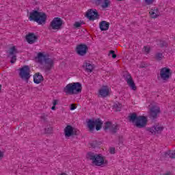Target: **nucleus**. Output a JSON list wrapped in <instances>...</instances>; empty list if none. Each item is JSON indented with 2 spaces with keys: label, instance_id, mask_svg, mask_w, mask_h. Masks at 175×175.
<instances>
[{
  "label": "nucleus",
  "instance_id": "79ce46f5",
  "mask_svg": "<svg viewBox=\"0 0 175 175\" xmlns=\"http://www.w3.org/2000/svg\"><path fill=\"white\" fill-rule=\"evenodd\" d=\"M46 117L47 116L42 115V116H41L40 118H41V120H44V121H46V120H47Z\"/></svg>",
  "mask_w": 175,
  "mask_h": 175
},
{
  "label": "nucleus",
  "instance_id": "39448f33",
  "mask_svg": "<svg viewBox=\"0 0 175 175\" xmlns=\"http://www.w3.org/2000/svg\"><path fill=\"white\" fill-rule=\"evenodd\" d=\"M36 59H38V63L42 65L43 62H44V69L45 70H51L53 66H54V61L53 59L50 57H47L46 55L43 54L42 52L38 53L37 57H36Z\"/></svg>",
  "mask_w": 175,
  "mask_h": 175
},
{
  "label": "nucleus",
  "instance_id": "c85d7f7f",
  "mask_svg": "<svg viewBox=\"0 0 175 175\" xmlns=\"http://www.w3.org/2000/svg\"><path fill=\"white\" fill-rule=\"evenodd\" d=\"M123 77L124 78V79L126 82H128L130 80H132V79H133L132 76L128 72H124Z\"/></svg>",
  "mask_w": 175,
  "mask_h": 175
},
{
  "label": "nucleus",
  "instance_id": "b1692460",
  "mask_svg": "<svg viewBox=\"0 0 175 175\" xmlns=\"http://www.w3.org/2000/svg\"><path fill=\"white\" fill-rule=\"evenodd\" d=\"M118 129H120V125H118V124H112L109 131L113 135H116V133H117V131H118Z\"/></svg>",
  "mask_w": 175,
  "mask_h": 175
},
{
  "label": "nucleus",
  "instance_id": "2f4dec72",
  "mask_svg": "<svg viewBox=\"0 0 175 175\" xmlns=\"http://www.w3.org/2000/svg\"><path fill=\"white\" fill-rule=\"evenodd\" d=\"M104 0H94V3L96 6H100L103 3Z\"/></svg>",
  "mask_w": 175,
  "mask_h": 175
},
{
  "label": "nucleus",
  "instance_id": "ddd939ff",
  "mask_svg": "<svg viewBox=\"0 0 175 175\" xmlns=\"http://www.w3.org/2000/svg\"><path fill=\"white\" fill-rule=\"evenodd\" d=\"M17 53H18V51H17L16 46H14L10 49L8 57L10 58V62L12 64H15L17 61V55H16Z\"/></svg>",
  "mask_w": 175,
  "mask_h": 175
},
{
  "label": "nucleus",
  "instance_id": "7ed1b4c3",
  "mask_svg": "<svg viewBox=\"0 0 175 175\" xmlns=\"http://www.w3.org/2000/svg\"><path fill=\"white\" fill-rule=\"evenodd\" d=\"M81 90H83L81 83L79 82H74L66 85L64 88V92H65L66 95H77L81 92Z\"/></svg>",
  "mask_w": 175,
  "mask_h": 175
},
{
  "label": "nucleus",
  "instance_id": "6e6552de",
  "mask_svg": "<svg viewBox=\"0 0 175 175\" xmlns=\"http://www.w3.org/2000/svg\"><path fill=\"white\" fill-rule=\"evenodd\" d=\"M172 70L169 68L164 67L160 70V78L164 83L169 81V79L172 77Z\"/></svg>",
  "mask_w": 175,
  "mask_h": 175
},
{
  "label": "nucleus",
  "instance_id": "c03bdc74",
  "mask_svg": "<svg viewBox=\"0 0 175 175\" xmlns=\"http://www.w3.org/2000/svg\"><path fill=\"white\" fill-rule=\"evenodd\" d=\"M2 90V85L0 84V91Z\"/></svg>",
  "mask_w": 175,
  "mask_h": 175
},
{
  "label": "nucleus",
  "instance_id": "423d86ee",
  "mask_svg": "<svg viewBox=\"0 0 175 175\" xmlns=\"http://www.w3.org/2000/svg\"><path fill=\"white\" fill-rule=\"evenodd\" d=\"M103 125V122H102V120H100L99 118L96 120L89 119L87 122V126L90 133H94V131H95V126L96 130L100 131V129H102Z\"/></svg>",
  "mask_w": 175,
  "mask_h": 175
},
{
  "label": "nucleus",
  "instance_id": "2eb2a0df",
  "mask_svg": "<svg viewBox=\"0 0 175 175\" xmlns=\"http://www.w3.org/2000/svg\"><path fill=\"white\" fill-rule=\"evenodd\" d=\"M146 131H148V132H150L152 135H155L157 132L158 133H159V132H162L163 131V127L156 125L151 128H147Z\"/></svg>",
  "mask_w": 175,
  "mask_h": 175
},
{
  "label": "nucleus",
  "instance_id": "f257e3e1",
  "mask_svg": "<svg viewBox=\"0 0 175 175\" xmlns=\"http://www.w3.org/2000/svg\"><path fill=\"white\" fill-rule=\"evenodd\" d=\"M129 122H132L134 126H136V128H139V129L146 128V126H147V122H148L147 117L144 116H138L136 113H129Z\"/></svg>",
  "mask_w": 175,
  "mask_h": 175
},
{
  "label": "nucleus",
  "instance_id": "cd10ccee",
  "mask_svg": "<svg viewBox=\"0 0 175 175\" xmlns=\"http://www.w3.org/2000/svg\"><path fill=\"white\" fill-rule=\"evenodd\" d=\"M90 146L92 147V148H95L96 147H99V146H100V142L94 140L90 143Z\"/></svg>",
  "mask_w": 175,
  "mask_h": 175
},
{
  "label": "nucleus",
  "instance_id": "4be33fe9",
  "mask_svg": "<svg viewBox=\"0 0 175 175\" xmlns=\"http://www.w3.org/2000/svg\"><path fill=\"white\" fill-rule=\"evenodd\" d=\"M83 68H85V72L91 73L94 70V65L91 64L90 63H84Z\"/></svg>",
  "mask_w": 175,
  "mask_h": 175
},
{
  "label": "nucleus",
  "instance_id": "4468645a",
  "mask_svg": "<svg viewBox=\"0 0 175 175\" xmlns=\"http://www.w3.org/2000/svg\"><path fill=\"white\" fill-rule=\"evenodd\" d=\"M85 17L90 20V21H94V20L98 19L99 17V13L96 10L90 9L85 14Z\"/></svg>",
  "mask_w": 175,
  "mask_h": 175
},
{
  "label": "nucleus",
  "instance_id": "9d476101",
  "mask_svg": "<svg viewBox=\"0 0 175 175\" xmlns=\"http://www.w3.org/2000/svg\"><path fill=\"white\" fill-rule=\"evenodd\" d=\"M159 114H161V108L159 106L152 105L150 108L149 118L150 120H157Z\"/></svg>",
  "mask_w": 175,
  "mask_h": 175
},
{
  "label": "nucleus",
  "instance_id": "9b49d317",
  "mask_svg": "<svg viewBox=\"0 0 175 175\" xmlns=\"http://www.w3.org/2000/svg\"><path fill=\"white\" fill-rule=\"evenodd\" d=\"M64 135L66 137H70V136H75L79 135V130L73 128L71 125H67L64 129Z\"/></svg>",
  "mask_w": 175,
  "mask_h": 175
},
{
  "label": "nucleus",
  "instance_id": "a19ab883",
  "mask_svg": "<svg viewBox=\"0 0 175 175\" xmlns=\"http://www.w3.org/2000/svg\"><path fill=\"white\" fill-rule=\"evenodd\" d=\"M53 106H57L58 105V100H53Z\"/></svg>",
  "mask_w": 175,
  "mask_h": 175
},
{
  "label": "nucleus",
  "instance_id": "c756f323",
  "mask_svg": "<svg viewBox=\"0 0 175 175\" xmlns=\"http://www.w3.org/2000/svg\"><path fill=\"white\" fill-rule=\"evenodd\" d=\"M155 58L157 61H161L163 58V55L161 53H158L156 54Z\"/></svg>",
  "mask_w": 175,
  "mask_h": 175
},
{
  "label": "nucleus",
  "instance_id": "72a5a7b5",
  "mask_svg": "<svg viewBox=\"0 0 175 175\" xmlns=\"http://www.w3.org/2000/svg\"><path fill=\"white\" fill-rule=\"evenodd\" d=\"M154 1L155 0H144V2L146 3V5H152Z\"/></svg>",
  "mask_w": 175,
  "mask_h": 175
},
{
  "label": "nucleus",
  "instance_id": "ea45409f",
  "mask_svg": "<svg viewBox=\"0 0 175 175\" xmlns=\"http://www.w3.org/2000/svg\"><path fill=\"white\" fill-rule=\"evenodd\" d=\"M3 157H4L3 152L1 151L0 150V161H2V159L3 158Z\"/></svg>",
  "mask_w": 175,
  "mask_h": 175
},
{
  "label": "nucleus",
  "instance_id": "a878e982",
  "mask_svg": "<svg viewBox=\"0 0 175 175\" xmlns=\"http://www.w3.org/2000/svg\"><path fill=\"white\" fill-rule=\"evenodd\" d=\"M100 5L103 9L109 8V6H110V0H103Z\"/></svg>",
  "mask_w": 175,
  "mask_h": 175
},
{
  "label": "nucleus",
  "instance_id": "7c9ffc66",
  "mask_svg": "<svg viewBox=\"0 0 175 175\" xmlns=\"http://www.w3.org/2000/svg\"><path fill=\"white\" fill-rule=\"evenodd\" d=\"M159 46L161 48L167 47V42L163 40H160Z\"/></svg>",
  "mask_w": 175,
  "mask_h": 175
},
{
  "label": "nucleus",
  "instance_id": "6ab92c4d",
  "mask_svg": "<svg viewBox=\"0 0 175 175\" xmlns=\"http://www.w3.org/2000/svg\"><path fill=\"white\" fill-rule=\"evenodd\" d=\"M43 76L40 72H37L33 75V81L35 84H40L43 81Z\"/></svg>",
  "mask_w": 175,
  "mask_h": 175
},
{
  "label": "nucleus",
  "instance_id": "f03ea898",
  "mask_svg": "<svg viewBox=\"0 0 175 175\" xmlns=\"http://www.w3.org/2000/svg\"><path fill=\"white\" fill-rule=\"evenodd\" d=\"M29 21H35L40 25L46 24V21L47 20V15L44 12H40L38 10H33L30 12V16H29Z\"/></svg>",
  "mask_w": 175,
  "mask_h": 175
},
{
  "label": "nucleus",
  "instance_id": "20e7f679",
  "mask_svg": "<svg viewBox=\"0 0 175 175\" xmlns=\"http://www.w3.org/2000/svg\"><path fill=\"white\" fill-rule=\"evenodd\" d=\"M87 159L92 161L93 165L95 166H102V165H107V160H105V157L102 156V154H97L92 152H89L87 154Z\"/></svg>",
  "mask_w": 175,
  "mask_h": 175
},
{
  "label": "nucleus",
  "instance_id": "1a4fd4ad",
  "mask_svg": "<svg viewBox=\"0 0 175 175\" xmlns=\"http://www.w3.org/2000/svg\"><path fill=\"white\" fill-rule=\"evenodd\" d=\"M64 21L61 18L56 17L53 19L49 25V29H62Z\"/></svg>",
  "mask_w": 175,
  "mask_h": 175
},
{
  "label": "nucleus",
  "instance_id": "f704fd0d",
  "mask_svg": "<svg viewBox=\"0 0 175 175\" xmlns=\"http://www.w3.org/2000/svg\"><path fill=\"white\" fill-rule=\"evenodd\" d=\"M81 24H83V23L75 22L74 24V27H75V28H80L81 27Z\"/></svg>",
  "mask_w": 175,
  "mask_h": 175
},
{
  "label": "nucleus",
  "instance_id": "c9c22d12",
  "mask_svg": "<svg viewBox=\"0 0 175 175\" xmlns=\"http://www.w3.org/2000/svg\"><path fill=\"white\" fill-rule=\"evenodd\" d=\"M45 132H46V133H53V128L48 127V128L45 129Z\"/></svg>",
  "mask_w": 175,
  "mask_h": 175
},
{
  "label": "nucleus",
  "instance_id": "37998d69",
  "mask_svg": "<svg viewBox=\"0 0 175 175\" xmlns=\"http://www.w3.org/2000/svg\"><path fill=\"white\" fill-rule=\"evenodd\" d=\"M51 109H52V110H55V105H53V106L51 107Z\"/></svg>",
  "mask_w": 175,
  "mask_h": 175
},
{
  "label": "nucleus",
  "instance_id": "a211bd4d",
  "mask_svg": "<svg viewBox=\"0 0 175 175\" xmlns=\"http://www.w3.org/2000/svg\"><path fill=\"white\" fill-rule=\"evenodd\" d=\"M109 87L107 86H103L100 90H99V94L102 98H106V96H108L109 95Z\"/></svg>",
  "mask_w": 175,
  "mask_h": 175
},
{
  "label": "nucleus",
  "instance_id": "473e14b6",
  "mask_svg": "<svg viewBox=\"0 0 175 175\" xmlns=\"http://www.w3.org/2000/svg\"><path fill=\"white\" fill-rule=\"evenodd\" d=\"M109 55H112V58L115 59V58H117V55L116 54V51H110Z\"/></svg>",
  "mask_w": 175,
  "mask_h": 175
},
{
  "label": "nucleus",
  "instance_id": "aec40b11",
  "mask_svg": "<svg viewBox=\"0 0 175 175\" xmlns=\"http://www.w3.org/2000/svg\"><path fill=\"white\" fill-rule=\"evenodd\" d=\"M100 31H107L110 27V23L105 21H102L99 24Z\"/></svg>",
  "mask_w": 175,
  "mask_h": 175
},
{
  "label": "nucleus",
  "instance_id": "bb28decb",
  "mask_svg": "<svg viewBox=\"0 0 175 175\" xmlns=\"http://www.w3.org/2000/svg\"><path fill=\"white\" fill-rule=\"evenodd\" d=\"M112 125H113V123H111V122H109V121L106 122L105 123L104 126H103L104 131H107L109 129L110 130L111 126H112Z\"/></svg>",
  "mask_w": 175,
  "mask_h": 175
},
{
  "label": "nucleus",
  "instance_id": "e433bc0d",
  "mask_svg": "<svg viewBox=\"0 0 175 175\" xmlns=\"http://www.w3.org/2000/svg\"><path fill=\"white\" fill-rule=\"evenodd\" d=\"M109 152H110V154H115L116 153V148H113V147L109 148Z\"/></svg>",
  "mask_w": 175,
  "mask_h": 175
},
{
  "label": "nucleus",
  "instance_id": "393cba45",
  "mask_svg": "<svg viewBox=\"0 0 175 175\" xmlns=\"http://www.w3.org/2000/svg\"><path fill=\"white\" fill-rule=\"evenodd\" d=\"M122 107V105L118 102L115 103L113 105V109H114L116 111H121Z\"/></svg>",
  "mask_w": 175,
  "mask_h": 175
},
{
  "label": "nucleus",
  "instance_id": "f3484780",
  "mask_svg": "<svg viewBox=\"0 0 175 175\" xmlns=\"http://www.w3.org/2000/svg\"><path fill=\"white\" fill-rule=\"evenodd\" d=\"M163 158H171V159H175V150H167L162 153Z\"/></svg>",
  "mask_w": 175,
  "mask_h": 175
},
{
  "label": "nucleus",
  "instance_id": "4c0bfd02",
  "mask_svg": "<svg viewBox=\"0 0 175 175\" xmlns=\"http://www.w3.org/2000/svg\"><path fill=\"white\" fill-rule=\"evenodd\" d=\"M144 52L147 53H150L151 50L148 46H144Z\"/></svg>",
  "mask_w": 175,
  "mask_h": 175
},
{
  "label": "nucleus",
  "instance_id": "412c9836",
  "mask_svg": "<svg viewBox=\"0 0 175 175\" xmlns=\"http://www.w3.org/2000/svg\"><path fill=\"white\" fill-rule=\"evenodd\" d=\"M149 14H150V17L152 18H157V17H159V10H158V8H154L152 9L150 12Z\"/></svg>",
  "mask_w": 175,
  "mask_h": 175
},
{
  "label": "nucleus",
  "instance_id": "5701e85b",
  "mask_svg": "<svg viewBox=\"0 0 175 175\" xmlns=\"http://www.w3.org/2000/svg\"><path fill=\"white\" fill-rule=\"evenodd\" d=\"M129 87L133 90V91H136L137 90V87H136V84L135 83V81H133V78L131 79L130 81L126 82Z\"/></svg>",
  "mask_w": 175,
  "mask_h": 175
},
{
  "label": "nucleus",
  "instance_id": "dca6fc26",
  "mask_svg": "<svg viewBox=\"0 0 175 175\" xmlns=\"http://www.w3.org/2000/svg\"><path fill=\"white\" fill-rule=\"evenodd\" d=\"M26 40L29 44H33V43L38 40V36H36L33 33H29L26 36Z\"/></svg>",
  "mask_w": 175,
  "mask_h": 175
},
{
  "label": "nucleus",
  "instance_id": "f8f14e48",
  "mask_svg": "<svg viewBox=\"0 0 175 175\" xmlns=\"http://www.w3.org/2000/svg\"><path fill=\"white\" fill-rule=\"evenodd\" d=\"M88 51V46L85 44H80L76 47V53L81 57H84Z\"/></svg>",
  "mask_w": 175,
  "mask_h": 175
},
{
  "label": "nucleus",
  "instance_id": "0eeeda50",
  "mask_svg": "<svg viewBox=\"0 0 175 175\" xmlns=\"http://www.w3.org/2000/svg\"><path fill=\"white\" fill-rule=\"evenodd\" d=\"M19 77L28 83L31 79V69L28 66H24L19 69Z\"/></svg>",
  "mask_w": 175,
  "mask_h": 175
},
{
  "label": "nucleus",
  "instance_id": "58836bf2",
  "mask_svg": "<svg viewBox=\"0 0 175 175\" xmlns=\"http://www.w3.org/2000/svg\"><path fill=\"white\" fill-rule=\"evenodd\" d=\"M77 107L76 106V104H71L70 106V110H75V109H76Z\"/></svg>",
  "mask_w": 175,
  "mask_h": 175
}]
</instances>
